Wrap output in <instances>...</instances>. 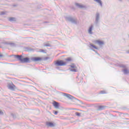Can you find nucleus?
I'll return each mask as SVG.
<instances>
[{
  "label": "nucleus",
  "instance_id": "nucleus-1",
  "mask_svg": "<svg viewBox=\"0 0 129 129\" xmlns=\"http://www.w3.org/2000/svg\"><path fill=\"white\" fill-rule=\"evenodd\" d=\"M15 58L16 59H18L21 63H28L29 61H30V58L28 57L25 58H23V55H15Z\"/></svg>",
  "mask_w": 129,
  "mask_h": 129
},
{
  "label": "nucleus",
  "instance_id": "nucleus-2",
  "mask_svg": "<svg viewBox=\"0 0 129 129\" xmlns=\"http://www.w3.org/2000/svg\"><path fill=\"white\" fill-rule=\"evenodd\" d=\"M56 66H65L67 64V62L64 61L63 60H57L55 61Z\"/></svg>",
  "mask_w": 129,
  "mask_h": 129
},
{
  "label": "nucleus",
  "instance_id": "nucleus-3",
  "mask_svg": "<svg viewBox=\"0 0 129 129\" xmlns=\"http://www.w3.org/2000/svg\"><path fill=\"white\" fill-rule=\"evenodd\" d=\"M66 20L69 21V22H71V23H72V24H75V25L77 24V21L76 19H75L72 17H66Z\"/></svg>",
  "mask_w": 129,
  "mask_h": 129
},
{
  "label": "nucleus",
  "instance_id": "nucleus-4",
  "mask_svg": "<svg viewBox=\"0 0 129 129\" xmlns=\"http://www.w3.org/2000/svg\"><path fill=\"white\" fill-rule=\"evenodd\" d=\"M100 21V14H99V13H97L96 14L95 24H96V25L99 24Z\"/></svg>",
  "mask_w": 129,
  "mask_h": 129
},
{
  "label": "nucleus",
  "instance_id": "nucleus-5",
  "mask_svg": "<svg viewBox=\"0 0 129 129\" xmlns=\"http://www.w3.org/2000/svg\"><path fill=\"white\" fill-rule=\"evenodd\" d=\"M31 60L34 62H41L43 60V58L41 57H34L31 58Z\"/></svg>",
  "mask_w": 129,
  "mask_h": 129
},
{
  "label": "nucleus",
  "instance_id": "nucleus-6",
  "mask_svg": "<svg viewBox=\"0 0 129 129\" xmlns=\"http://www.w3.org/2000/svg\"><path fill=\"white\" fill-rule=\"evenodd\" d=\"M70 67L71 68L73 69H69V70H70V71H71L72 72H77V67H76V66H75V64H73V65H70Z\"/></svg>",
  "mask_w": 129,
  "mask_h": 129
},
{
  "label": "nucleus",
  "instance_id": "nucleus-7",
  "mask_svg": "<svg viewBox=\"0 0 129 129\" xmlns=\"http://www.w3.org/2000/svg\"><path fill=\"white\" fill-rule=\"evenodd\" d=\"M46 125L48 127H54L56 125V124L53 123V122L46 121Z\"/></svg>",
  "mask_w": 129,
  "mask_h": 129
},
{
  "label": "nucleus",
  "instance_id": "nucleus-8",
  "mask_svg": "<svg viewBox=\"0 0 129 129\" xmlns=\"http://www.w3.org/2000/svg\"><path fill=\"white\" fill-rule=\"evenodd\" d=\"M64 96H66V97H67L69 99H71V100H73L74 99H77L75 98V97H73L72 95L67 94V93H63Z\"/></svg>",
  "mask_w": 129,
  "mask_h": 129
},
{
  "label": "nucleus",
  "instance_id": "nucleus-9",
  "mask_svg": "<svg viewBox=\"0 0 129 129\" xmlns=\"http://www.w3.org/2000/svg\"><path fill=\"white\" fill-rule=\"evenodd\" d=\"M75 6L78 9H86V6L79 3H75Z\"/></svg>",
  "mask_w": 129,
  "mask_h": 129
},
{
  "label": "nucleus",
  "instance_id": "nucleus-10",
  "mask_svg": "<svg viewBox=\"0 0 129 129\" xmlns=\"http://www.w3.org/2000/svg\"><path fill=\"white\" fill-rule=\"evenodd\" d=\"M93 29V25H91L89 27V29L88 30V32L89 33V34H90V35H93V32H92Z\"/></svg>",
  "mask_w": 129,
  "mask_h": 129
},
{
  "label": "nucleus",
  "instance_id": "nucleus-11",
  "mask_svg": "<svg viewBox=\"0 0 129 129\" xmlns=\"http://www.w3.org/2000/svg\"><path fill=\"white\" fill-rule=\"evenodd\" d=\"M25 51H27V52H32L33 51H34V49L29 47H26L24 48Z\"/></svg>",
  "mask_w": 129,
  "mask_h": 129
},
{
  "label": "nucleus",
  "instance_id": "nucleus-12",
  "mask_svg": "<svg viewBox=\"0 0 129 129\" xmlns=\"http://www.w3.org/2000/svg\"><path fill=\"white\" fill-rule=\"evenodd\" d=\"M53 105L54 107H55V108H59V103L56 102L55 101H53Z\"/></svg>",
  "mask_w": 129,
  "mask_h": 129
},
{
  "label": "nucleus",
  "instance_id": "nucleus-13",
  "mask_svg": "<svg viewBox=\"0 0 129 129\" xmlns=\"http://www.w3.org/2000/svg\"><path fill=\"white\" fill-rule=\"evenodd\" d=\"M94 2H96L99 5L101 8H102V1L101 0H94Z\"/></svg>",
  "mask_w": 129,
  "mask_h": 129
},
{
  "label": "nucleus",
  "instance_id": "nucleus-14",
  "mask_svg": "<svg viewBox=\"0 0 129 129\" xmlns=\"http://www.w3.org/2000/svg\"><path fill=\"white\" fill-rule=\"evenodd\" d=\"M96 43H97L99 46H102V45H104V42L102 41L96 40Z\"/></svg>",
  "mask_w": 129,
  "mask_h": 129
},
{
  "label": "nucleus",
  "instance_id": "nucleus-15",
  "mask_svg": "<svg viewBox=\"0 0 129 129\" xmlns=\"http://www.w3.org/2000/svg\"><path fill=\"white\" fill-rule=\"evenodd\" d=\"M16 87V86L15 85H13V86L9 85L8 87L9 89H10V90H15V88Z\"/></svg>",
  "mask_w": 129,
  "mask_h": 129
},
{
  "label": "nucleus",
  "instance_id": "nucleus-16",
  "mask_svg": "<svg viewBox=\"0 0 129 129\" xmlns=\"http://www.w3.org/2000/svg\"><path fill=\"white\" fill-rule=\"evenodd\" d=\"M9 21H10V22H16V18H15V17H10Z\"/></svg>",
  "mask_w": 129,
  "mask_h": 129
},
{
  "label": "nucleus",
  "instance_id": "nucleus-17",
  "mask_svg": "<svg viewBox=\"0 0 129 129\" xmlns=\"http://www.w3.org/2000/svg\"><path fill=\"white\" fill-rule=\"evenodd\" d=\"M103 109H104V106H99L98 107V110H102Z\"/></svg>",
  "mask_w": 129,
  "mask_h": 129
},
{
  "label": "nucleus",
  "instance_id": "nucleus-18",
  "mask_svg": "<svg viewBox=\"0 0 129 129\" xmlns=\"http://www.w3.org/2000/svg\"><path fill=\"white\" fill-rule=\"evenodd\" d=\"M123 72L124 74H129L128 70H127L126 69H124L123 70Z\"/></svg>",
  "mask_w": 129,
  "mask_h": 129
},
{
  "label": "nucleus",
  "instance_id": "nucleus-19",
  "mask_svg": "<svg viewBox=\"0 0 129 129\" xmlns=\"http://www.w3.org/2000/svg\"><path fill=\"white\" fill-rule=\"evenodd\" d=\"M90 45L91 46V47H92V48H94V49H96V50H98V48H97V47H96L95 45H94L92 44H90Z\"/></svg>",
  "mask_w": 129,
  "mask_h": 129
},
{
  "label": "nucleus",
  "instance_id": "nucleus-20",
  "mask_svg": "<svg viewBox=\"0 0 129 129\" xmlns=\"http://www.w3.org/2000/svg\"><path fill=\"white\" fill-rule=\"evenodd\" d=\"M10 46H11V47H16V44L15 43H13V42H10L9 43Z\"/></svg>",
  "mask_w": 129,
  "mask_h": 129
},
{
  "label": "nucleus",
  "instance_id": "nucleus-21",
  "mask_svg": "<svg viewBox=\"0 0 129 129\" xmlns=\"http://www.w3.org/2000/svg\"><path fill=\"white\" fill-rule=\"evenodd\" d=\"M65 60L67 62H71V61H72V59L71 58V57H68L66 58Z\"/></svg>",
  "mask_w": 129,
  "mask_h": 129
},
{
  "label": "nucleus",
  "instance_id": "nucleus-22",
  "mask_svg": "<svg viewBox=\"0 0 129 129\" xmlns=\"http://www.w3.org/2000/svg\"><path fill=\"white\" fill-rule=\"evenodd\" d=\"M119 67H121V68H126V66L125 64H119Z\"/></svg>",
  "mask_w": 129,
  "mask_h": 129
},
{
  "label": "nucleus",
  "instance_id": "nucleus-23",
  "mask_svg": "<svg viewBox=\"0 0 129 129\" xmlns=\"http://www.w3.org/2000/svg\"><path fill=\"white\" fill-rule=\"evenodd\" d=\"M100 94H106V92L105 91H101L99 93Z\"/></svg>",
  "mask_w": 129,
  "mask_h": 129
},
{
  "label": "nucleus",
  "instance_id": "nucleus-24",
  "mask_svg": "<svg viewBox=\"0 0 129 129\" xmlns=\"http://www.w3.org/2000/svg\"><path fill=\"white\" fill-rule=\"evenodd\" d=\"M76 115H77V116H81V113L77 112H76Z\"/></svg>",
  "mask_w": 129,
  "mask_h": 129
},
{
  "label": "nucleus",
  "instance_id": "nucleus-25",
  "mask_svg": "<svg viewBox=\"0 0 129 129\" xmlns=\"http://www.w3.org/2000/svg\"><path fill=\"white\" fill-rule=\"evenodd\" d=\"M45 47H51V45L49 43H46L44 44Z\"/></svg>",
  "mask_w": 129,
  "mask_h": 129
},
{
  "label": "nucleus",
  "instance_id": "nucleus-26",
  "mask_svg": "<svg viewBox=\"0 0 129 129\" xmlns=\"http://www.w3.org/2000/svg\"><path fill=\"white\" fill-rule=\"evenodd\" d=\"M38 52H41L42 53H46V52L45 51V50H44V49H39V50H38Z\"/></svg>",
  "mask_w": 129,
  "mask_h": 129
},
{
  "label": "nucleus",
  "instance_id": "nucleus-27",
  "mask_svg": "<svg viewBox=\"0 0 129 129\" xmlns=\"http://www.w3.org/2000/svg\"><path fill=\"white\" fill-rule=\"evenodd\" d=\"M92 51H93L94 52H96V54H98V55H99V54L97 52V50H95V49H92Z\"/></svg>",
  "mask_w": 129,
  "mask_h": 129
},
{
  "label": "nucleus",
  "instance_id": "nucleus-28",
  "mask_svg": "<svg viewBox=\"0 0 129 129\" xmlns=\"http://www.w3.org/2000/svg\"><path fill=\"white\" fill-rule=\"evenodd\" d=\"M10 42H4L3 44H5V45H10Z\"/></svg>",
  "mask_w": 129,
  "mask_h": 129
},
{
  "label": "nucleus",
  "instance_id": "nucleus-29",
  "mask_svg": "<svg viewBox=\"0 0 129 129\" xmlns=\"http://www.w3.org/2000/svg\"><path fill=\"white\" fill-rule=\"evenodd\" d=\"M5 14L6 13L5 12H3L1 13V16H4Z\"/></svg>",
  "mask_w": 129,
  "mask_h": 129
},
{
  "label": "nucleus",
  "instance_id": "nucleus-30",
  "mask_svg": "<svg viewBox=\"0 0 129 129\" xmlns=\"http://www.w3.org/2000/svg\"><path fill=\"white\" fill-rule=\"evenodd\" d=\"M48 59H50V57H46L44 58V60H48Z\"/></svg>",
  "mask_w": 129,
  "mask_h": 129
},
{
  "label": "nucleus",
  "instance_id": "nucleus-31",
  "mask_svg": "<svg viewBox=\"0 0 129 129\" xmlns=\"http://www.w3.org/2000/svg\"><path fill=\"white\" fill-rule=\"evenodd\" d=\"M0 114L3 115V114H4V112L0 110Z\"/></svg>",
  "mask_w": 129,
  "mask_h": 129
},
{
  "label": "nucleus",
  "instance_id": "nucleus-32",
  "mask_svg": "<svg viewBox=\"0 0 129 129\" xmlns=\"http://www.w3.org/2000/svg\"><path fill=\"white\" fill-rule=\"evenodd\" d=\"M54 114H55V115L58 114V111H54Z\"/></svg>",
  "mask_w": 129,
  "mask_h": 129
},
{
  "label": "nucleus",
  "instance_id": "nucleus-33",
  "mask_svg": "<svg viewBox=\"0 0 129 129\" xmlns=\"http://www.w3.org/2000/svg\"><path fill=\"white\" fill-rule=\"evenodd\" d=\"M4 57V55H3V54H0V58H2V57Z\"/></svg>",
  "mask_w": 129,
  "mask_h": 129
},
{
  "label": "nucleus",
  "instance_id": "nucleus-34",
  "mask_svg": "<svg viewBox=\"0 0 129 129\" xmlns=\"http://www.w3.org/2000/svg\"><path fill=\"white\" fill-rule=\"evenodd\" d=\"M12 115L13 117L15 118V116L14 115V114H12Z\"/></svg>",
  "mask_w": 129,
  "mask_h": 129
},
{
  "label": "nucleus",
  "instance_id": "nucleus-35",
  "mask_svg": "<svg viewBox=\"0 0 129 129\" xmlns=\"http://www.w3.org/2000/svg\"><path fill=\"white\" fill-rule=\"evenodd\" d=\"M13 6H14V7H17V5H13Z\"/></svg>",
  "mask_w": 129,
  "mask_h": 129
},
{
  "label": "nucleus",
  "instance_id": "nucleus-36",
  "mask_svg": "<svg viewBox=\"0 0 129 129\" xmlns=\"http://www.w3.org/2000/svg\"><path fill=\"white\" fill-rule=\"evenodd\" d=\"M56 69H59V67H56Z\"/></svg>",
  "mask_w": 129,
  "mask_h": 129
},
{
  "label": "nucleus",
  "instance_id": "nucleus-37",
  "mask_svg": "<svg viewBox=\"0 0 129 129\" xmlns=\"http://www.w3.org/2000/svg\"><path fill=\"white\" fill-rule=\"evenodd\" d=\"M0 48H2V46L0 45Z\"/></svg>",
  "mask_w": 129,
  "mask_h": 129
},
{
  "label": "nucleus",
  "instance_id": "nucleus-38",
  "mask_svg": "<svg viewBox=\"0 0 129 129\" xmlns=\"http://www.w3.org/2000/svg\"><path fill=\"white\" fill-rule=\"evenodd\" d=\"M45 23H47L46 22H45Z\"/></svg>",
  "mask_w": 129,
  "mask_h": 129
}]
</instances>
